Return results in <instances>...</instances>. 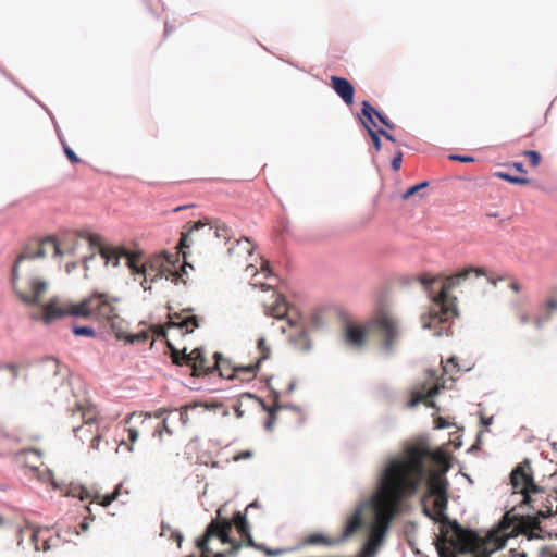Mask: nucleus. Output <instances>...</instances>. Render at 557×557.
<instances>
[{"label":"nucleus","mask_w":557,"mask_h":557,"mask_svg":"<svg viewBox=\"0 0 557 557\" xmlns=\"http://www.w3.org/2000/svg\"><path fill=\"white\" fill-rule=\"evenodd\" d=\"M393 457H398L399 468L405 473L399 504L403 498L414 496L424 484L422 498L440 511L448 508L450 483L446 473L451 469L453 460L444 447L432 448L426 443L406 442L400 454H389L384 460Z\"/></svg>","instance_id":"f257e3e1"},{"label":"nucleus","mask_w":557,"mask_h":557,"mask_svg":"<svg viewBox=\"0 0 557 557\" xmlns=\"http://www.w3.org/2000/svg\"><path fill=\"white\" fill-rule=\"evenodd\" d=\"M430 185V181H422L417 184L409 186L403 194L401 200H408L412 196H418L419 199L423 197V194H419L422 189L426 188Z\"/></svg>","instance_id":"4be33fe9"},{"label":"nucleus","mask_w":557,"mask_h":557,"mask_svg":"<svg viewBox=\"0 0 557 557\" xmlns=\"http://www.w3.org/2000/svg\"><path fill=\"white\" fill-rule=\"evenodd\" d=\"M403 152L398 150L391 160V168L394 172H397L401 168Z\"/></svg>","instance_id":"8fccbe9b"},{"label":"nucleus","mask_w":557,"mask_h":557,"mask_svg":"<svg viewBox=\"0 0 557 557\" xmlns=\"http://www.w3.org/2000/svg\"><path fill=\"white\" fill-rule=\"evenodd\" d=\"M122 487V483L116 485L115 490L112 493L106 494L101 499V506L108 507L110 506L120 495V488Z\"/></svg>","instance_id":"e433bc0d"},{"label":"nucleus","mask_w":557,"mask_h":557,"mask_svg":"<svg viewBox=\"0 0 557 557\" xmlns=\"http://www.w3.org/2000/svg\"><path fill=\"white\" fill-rule=\"evenodd\" d=\"M531 461L525 458L522 462L515 466L510 472V483L513 488L519 486H531L533 492H544V487L537 485L534 481L533 473L530 471Z\"/></svg>","instance_id":"6e6552de"},{"label":"nucleus","mask_w":557,"mask_h":557,"mask_svg":"<svg viewBox=\"0 0 557 557\" xmlns=\"http://www.w3.org/2000/svg\"><path fill=\"white\" fill-rule=\"evenodd\" d=\"M46 256H47L46 250L42 247H40L37 251L24 252V253L20 255L18 261L42 259Z\"/></svg>","instance_id":"c9c22d12"},{"label":"nucleus","mask_w":557,"mask_h":557,"mask_svg":"<svg viewBox=\"0 0 557 557\" xmlns=\"http://www.w3.org/2000/svg\"><path fill=\"white\" fill-rule=\"evenodd\" d=\"M18 297L26 305L38 306V304L36 302V297H34L33 295L28 296L25 293L20 292Z\"/></svg>","instance_id":"bf43d9fd"},{"label":"nucleus","mask_w":557,"mask_h":557,"mask_svg":"<svg viewBox=\"0 0 557 557\" xmlns=\"http://www.w3.org/2000/svg\"><path fill=\"white\" fill-rule=\"evenodd\" d=\"M331 86L345 104H354L356 92L355 86L346 77L332 75Z\"/></svg>","instance_id":"9d476101"},{"label":"nucleus","mask_w":557,"mask_h":557,"mask_svg":"<svg viewBox=\"0 0 557 557\" xmlns=\"http://www.w3.org/2000/svg\"><path fill=\"white\" fill-rule=\"evenodd\" d=\"M189 235L190 234H188V232L182 234V236L180 238V242L177 244V248L183 253L185 263H184V267L181 270H176L175 272L172 273L173 282L175 284H177L178 282H182V283L185 284L186 283V278L188 276V272H187L186 268L189 267L190 269H194L193 264L187 261V252L185 251V249L189 247V242H188L189 240Z\"/></svg>","instance_id":"f8f14e48"},{"label":"nucleus","mask_w":557,"mask_h":557,"mask_svg":"<svg viewBox=\"0 0 557 557\" xmlns=\"http://www.w3.org/2000/svg\"><path fill=\"white\" fill-rule=\"evenodd\" d=\"M242 372L243 373H253L251 366L247 364V366H237V367L233 368V372L228 375H225L222 371H220V375L230 381H233L236 379V374L242 373Z\"/></svg>","instance_id":"473e14b6"},{"label":"nucleus","mask_w":557,"mask_h":557,"mask_svg":"<svg viewBox=\"0 0 557 557\" xmlns=\"http://www.w3.org/2000/svg\"><path fill=\"white\" fill-rule=\"evenodd\" d=\"M290 345L298 347L301 351L309 352L312 349V342L308 336V330L301 326L297 334H292L288 337Z\"/></svg>","instance_id":"4468645a"},{"label":"nucleus","mask_w":557,"mask_h":557,"mask_svg":"<svg viewBox=\"0 0 557 557\" xmlns=\"http://www.w3.org/2000/svg\"><path fill=\"white\" fill-rule=\"evenodd\" d=\"M165 413H166V409H159L156 413H154V417L158 418V419H162V425H163V430L169 433V434H172V430L169 428L168 425V422H169V419L170 417H165Z\"/></svg>","instance_id":"de8ad7c7"},{"label":"nucleus","mask_w":557,"mask_h":557,"mask_svg":"<svg viewBox=\"0 0 557 557\" xmlns=\"http://www.w3.org/2000/svg\"><path fill=\"white\" fill-rule=\"evenodd\" d=\"M189 227H188V234H193L194 232H198L200 230H203L207 227V233L210 234L211 230L213 228V226L211 225V222L209 220H206V221H196V222H190L187 224Z\"/></svg>","instance_id":"7c9ffc66"},{"label":"nucleus","mask_w":557,"mask_h":557,"mask_svg":"<svg viewBox=\"0 0 557 557\" xmlns=\"http://www.w3.org/2000/svg\"><path fill=\"white\" fill-rule=\"evenodd\" d=\"M367 331L364 327H359L350 323L345 324L344 337L347 344L354 347H361L364 344Z\"/></svg>","instance_id":"ddd939ff"},{"label":"nucleus","mask_w":557,"mask_h":557,"mask_svg":"<svg viewBox=\"0 0 557 557\" xmlns=\"http://www.w3.org/2000/svg\"><path fill=\"white\" fill-rule=\"evenodd\" d=\"M546 306H547V311H557V299L555 298H552V299H548L547 302H546Z\"/></svg>","instance_id":"774afa93"},{"label":"nucleus","mask_w":557,"mask_h":557,"mask_svg":"<svg viewBox=\"0 0 557 557\" xmlns=\"http://www.w3.org/2000/svg\"><path fill=\"white\" fill-rule=\"evenodd\" d=\"M259 405L261 409L268 413V418L264 421V429L271 431L277 420V412L281 410L278 403L270 406L263 399H259Z\"/></svg>","instance_id":"a211bd4d"},{"label":"nucleus","mask_w":557,"mask_h":557,"mask_svg":"<svg viewBox=\"0 0 557 557\" xmlns=\"http://www.w3.org/2000/svg\"><path fill=\"white\" fill-rule=\"evenodd\" d=\"M45 368L52 372L54 376H58L60 374V366L57 359L53 357H48L44 360Z\"/></svg>","instance_id":"58836bf2"},{"label":"nucleus","mask_w":557,"mask_h":557,"mask_svg":"<svg viewBox=\"0 0 557 557\" xmlns=\"http://www.w3.org/2000/svg\"><path fill=\"white\" fill-rule=\"evenodd\" d=\"M306 543L311 545L324 544L326 546H336L342 544L343 542H337V539L332 540L324 535L323 533L315 532L307 536Z\"/></svg>","instance_id":"412c9836"},{"label":"nucleus","mask_w":557,"mask_h":557,"mask_svg":"<svg viewBox=\"0 0 557 557\" xmlns=\"http://www.w3.org/2000/svg\"><path fill=\"white\" fill-rule=\"evenodd\" d=\"M494 176H496L497 178L503 180L505 182H508L512 185H525V184L530 183V178L527 176L512 175V174H510L508 172H504V171L495 172Z\"/></svg>","instance_id":"5701e85b"},{"label":"nucleus","mask_w":557,"mask_h":557,"mask_svg":"<svg viewBox=\"0 0 557 557\" xmlns=\"http://www.w3.org/2000/svg\"><path fill=\"white\" fill-rule=\"evenodd\" d=\"M213 359L215 361L214 366L207 368V373H213L215 370H220V361L223 360V355L220 351H215L213 354Z\"/></svg>","instance_id":"864d4df0"},{"label":"nucleus","mask_w":557,"mask_h":557,"mask_svg":"<svg viewBox=\"0 0 557 557\" xmlns=\"http://www.w3.org/2000/svg\"><path fill=\"white\" fill-rule=\"evenodd\" d=\"M448 159L451 161H457V162H461V163H470V162L475 161V158L473 156L459 154V153H450V154H448Z\"/></svg>","instance_id":"c03bdc74"},{"label":"nucleus","mask_w":557,"mask_h":557,"mask_svg":"<svg viewBox=\"0 0 557 557\" xmlns=\"http://www.w3.org/2000/svg\"><path fill=\"white\" fill-rule=\"evenodd\" d=\"M243 544L240 542H235L233 546L223 552H216L210 557H227L236 555L242 548Z\"/></svg>","instance_id":"4c0bfd02"},{"label":"nucleus","mask_w":557,"mask_h":557,"mask_svg":"<svg viewBox=\"0 0 557 557\" xmlns=\"http://www.w3.org/2000/svg\"><path fill=\"white\" fill-rule=\"evenodd\" d=\"M75 234L78 237L86 239L90 248H98L99 256L103 260L104 265L112 263L114 268H117L121 264V258H125L126 265L131 270L132 274L144 276L140 282V286L145 292L151 290V286H146L148 281L156 283L164 276L168 278L166 273L171 271V267H175L178 260L177 256L171 255L168 251H162L159 255L158 260L141 264L135 260L131 251L125 247L104 244L101 237L97 234H92L87 231H76Z\"/></svg>","instance_id":"20e7f679"},{"label":"nucleus","mask_w":557,"mask_h":557,"mask_svg":"<svg viewBox=\"0 0 557 557\" xmlns=\"http://www.w3.org/2000/svg\"><path fill=\"white\" fill-rule=\"evenodd\" d=\"M263 308H264V313L267 315L275 318L277 320H286L289 327L298 326L297 321L288 317L287 309L284 310L283 312H274V309L272 307L264 305Z\"/></svg>","instance_id":"b1692460"},{"label":"nucleus","mask_w":557,"mask_h":557,"mask_svg":"<svg viewBox=\"0 0 557 557\" xmlns=\"http://www.w3.org/2000/svg\"><path fill=\"white\" fill-rule=\"evenodd\" d=\"M507 166L513 168L517 172H519L521 174L527 173L525 166H524L523 162H521V161H513L511 163H508Z\"/></svg>","instance_id":"e2e57ef3"},{"label":"nucleus","mask_w":557,"mask_h":557,"mask_svg":"<svg viewBox=\"0 0 557 557\" xmlns=\"http://www.w3.org/2000/svg\"><path fill=\"white\" fill-rule=\"evenodd\" d=\"M240 543H242L243 545H245V546H248V547L255 548V547H257V543H258V542H256V541L253 540V537H252V535H251V533H250L249 535H246V536H245V539H243V542H240Z\"/></svg>","instance_id":"69168bd1"},{"label":"nucleus","mask_w":557,"mask_h":557,"mask_svg":"<svg viewBox=\"0 0 557 557\" xmlns=\"http://www.w3.org/2000/svg\"><path fill=\"white\" fill-rule=\"evenodd\" d=\"M404 479L405 473L399 468L398 457L383 460L376 470L374 492L368 497L362 498L355 507L352 513L347 517L337 542L344 543L366 525L363 511L367 508L379 506L385 520L392 521L395 519L400 512L399 491L400 486H403L400 483L404 484Z\"/></svg>","instance_id":"f03ea898"},{"label":"nucleus","mask_w":557,"mask_h":557,"mask_svg":"<svg viewBox=\"0 0 557 557\" xmlns=\"http://www.w3.org/2000/svg\"><path fill=\"white\" fill-rule=\"evenodd\" d=\"M71 332L75 336L94 338L96 337V331L90 325L73 324L71 325Z\"/></svg>","instance_id":"a878e982"},{"label":"nucleus","mask_w":557,"mask_h":557,"mask_svg":"<svg viewBox=\"0 0 557 557\" xmlns=\"http://www.w3.org/2000/svg\"><path fill=\"white\" fill-rule=\"evenodd\" d=\"M51 243L54 246V257H61L64 255V251L61 249L59 242L55 236L49 235L45 239H42L41 244Z\"/></svg>","instance_id":"37998d69"},{"label":"nucleus","mask_w":557,"mask_h":557,"mask_svg":"<svg viewBox=\"0 0 557 557\" xmlns=\"http://www.w3.org/2000/svg\"><path fill=\"white\" fill-rule=\"evenodd\" d=\"M233 530V522L226 517H222V508L216 510V517L206 525L203 532L195 541V546L201 552V554H212L209 546L211 539L216 537L222 544L234 545L236 540L231 536Z\"/></svg>","instance_id":"39448f33"},{"label":"nucleus","mask_w":557,"mask_h":557,"mask_svg":"<svg viewBox=\"0 0 557 557\" xmlns=\"http://www.w3.org/2000/svg\"><path fill=\"white\" fill-rule=\"evenodd\" d=\"M374 331L382 337L381 352L389 358L395 352V347L400 338V329L396 319L385 311H380L371 322Z\"/></svg>","instance_id":"423d86ee"},{"label":"nucleus","mask_w":557,"mask_h":557,"mask_svg":"<svg viewBox=\"0 0 557 557\" xmlns=\"http://www.w3.org/2000/svg\"><path fill=\"white\" fill-rule=\"evenodd\" d=\"M253 456L252 450L246 449L240 451L235 458V461L242 460V459H250Z\"/></svg>","instance_id":"338daca9"},{"label":"nucleus","mask_w":557,"mask_h":557,"mask_svg":"<svg viewBox=\"0 0 557 557\" xmlns=\"http://www.w3.org/2000/svg\"><path fill=\"white\" fill-rule=\"evenodd\" d=\"M381 133H383V128H376L375 131L369 129V136L376 151L382 149Z\"/></svg>","instance_id":"ea45409f"},{"label":"nucleus","mask_w":557,"mask_h":557,"mask_svg":"<svg viewBox=\"0 0 557 557\" xmlns=\"http://www.w3.org/2000/svg\"><path fill=\"white\" fill-rule=\"evenodd\" d=\"M261 271L265 274L267 278L275 276L274 272L272 271L271 264L268 260L262 261Z\"/></svg>","instance_id":"13d9d810"},{"label":"nucleus","mask_w":557,"mask_h":557,"mask_svg":"<svg viewBox=\"0 0 557 557\" xmlns=\"http://www.w3.org/2000/svg\"><path fill=\"white\" fill-rule=\"evenodd\" d=\"M377 121L388 129H394L396 125L388 119V116L377 110Z\"/></svg>","instance_id":"3c124183"},{"label":"nucleus","mask_w":557,"mask_h":557,"mask_svg":"<svg viewBox=\"0 0 557 557\" xmlns=\"http://www.w3.org/2000/svg\"><path fill=\"white\" fill-rule=\"evenodd\" d=\"M310 326L315 331L323 330L325 327V322L320 315L313 314L310 318Z\"/></svg>","instance_id":"09e8293b"},{"label":"nucleus","mask_w":557,"mask_h":557,"mask_svg":"<svg viewBox=\"0 0 557 557\" xmlns=\"http://www.w3.org/2000/svg\"><path fill=\"white\" fill-rule=\"evenodd\" d=\"M112 330L115 332V337L119 341H125L127 344H134L136 342H146L148 334L146 332H139L136 334H126L122 330H116L114 323H112Z\"/></svg>","instance_id":"aec40b11"},{"label":"nucleus","mask_w":557,"mask_h":557,"mask_svg":"<svg viewBox=\"0 0 557 557\" xmlns=\"http://www.w3.org/2000/svg\"><path fill=\"white\" fill-rule=\"evenodd\" d=\"M233 528H236L237 533L242 539L251 533L250 524L248 522L246 512L235 511L233 515Z\"/></svg>","instance_id":"dca6fc26"},{"label":"nucleus","mask_w":557,"mask_h":557,"mask_svg":"<svg viewBox=\"0 0 557 557\" xmlns=\"http://www.w3.org/2000/svg\"><path fill=\"white\" fill-rule=\"evenodd\" d=\"M536 507L537 508H543V509H555L554 507V502H553V496L549 495V494H545V492L543 494H537L536 495Z\"/></svg>","instance_id":"c756f323"},{"label":"nucleus","mask_w":557,"mask_h":557,"mask_svg":"<svg viewBox=\"0 0 557 557\" xmlns=\"http://www.w3.org/2000/svg\"><path fill=\"white\" fill-rule=\"evenodd\" d=\"M91 299H97L99 301L98 309H108L110 314L117 315L115 313V308L110 305L107 294L100 292H94L90 297L82 299L78 305L73 306L69 310H59L53 314H49L45 318V324L49 325L66 315H71L74 318H90L92 315V310L90 309Z\"/></svg>","instance_id":"0eeeda50"},{"label":"nucleus","mask_w":557,"mask_h":557,"mask_svg":"<svg viewBox=\"0 0 557 557\" xmlns=\"http://www.w3.org/2000/svg\"><path fill=\"white\" fill-rule=\"evenodd\" d=\"M128 441L133 444L138 440L139 432L135 428H128L127 430Z\"/></svg>","instance_id":"0e129e2a"},{"label":"nucleus","mask_w":557,"mask_h":557,"mask_svg":"<svg viewBox=\"0 0 557 557\" xmlns=\"http://www.w3.org/2000/svg\"><path fill=\"white\" fill-rule=\"evenodd\" d=\"M422 502V512L425 517H428L430 520H432L435 524L440 523V510L435 509L430 502L425 500L424 498L421 499Z\"/></svg>","instance_id":"cd10ccee"},{"label":"nucleus","mask_w":557,"mask_h":557,"mask_svg":"<svg viewBox=\"0 0 557 557\" xmlns=\"http://www.w3.org/2000/svg\"><path fill=\"white\" fill-rule=\"evenodd\" d=\"M215 231V236L219 237V238H225V239H230V234H228V228L226 225H215L214 226Z\"/></svg>","instance_id":"5fc2aeb1"},{"label":"nucleus","mask_w":557,"mask_h":557,"mask_svg":"<svg viewBox=\"0 0 557 557\" xmlns=\"http://www.w3.org/2000/svg\"><path fill=\"white\" fill-rule=\"evenodd\" d=\"M533 511H534V515H532V516L535 517L539 521L541 519H550L557 515V505L555 506V509L546 510L543 508L535 507V510H533Z\"/></svg>","instance_id":"72a5a7b5"},{"label":"nucleus","mask_w":557,"mask_h":557,"mask_svg":"<svg viewBox=\"0 0 557 557\" xmlns=\"http://www.w3.org/2000/svg\"><path fill=\"white\" fill-rule=\"evenodd\" d=\"M191 324V329H187V333H191L195 329L199 327V318L197 315H190V317H181L180 314L175 313L174 315H171V327L176 329H185L188 327V325Z\"/></svg>","instance_id":"2eb2a0df"},{"label":"nucleus","mask_w":557,"mask_h":557,"mask_svg":"<svg viewBox=\"0 0 557 557\" xmlns=\"http://www.w3.org/2000/svg\"><path fill=\"white\" fill-rule=\"evenodd\" d=\"M91 249L94 250V252H92V253H90L89 256H85V257L83 258V264H84L85 270H88V269H89V262H90L91 260H94V259L96 258V256H97V255H99V252H98V248H97V247H96V248H91Z\"/></svg>","instance_id":"680f3d73"},{"label":"nucleus","mask_w":557,"mask_h":557,"mask_svg":"<svg viewBox=\"0 0 557 557\" xmlns=\"http://www.w3.org/2000/svg\"><path fill=\"white\" fill-rule=\"evenodd\" d=\"M173 361L176 364L184 363H190V355L187 352L186 348H183L182 350L178 349V355L173 356Z\"/></svg>","instance_id":"79ce46f5"},{"label":"nucleus","mask_w":557,"mask_h":557,"mask_svg":"<svg viewBox=\"0 0 557 557\" xmlns=\"http://www.w3.org/2000/svg\"><path fill=\"white\" fill-rule=\"evenodd\" d=\"M357 116L368 134L369 129L375 131L380 128L376 123L377 109L369 100L361 101V110Z\"/></svg>","instance_id":"9b49d317"},{"label":"nucleus","mask_w":557,"mask_h":557,"mask_svg":"<svg viewBox=\"0 0 557 557\" xmlns=\"http://www.w3.org/2000/svg\"><path fill=\"white\" fill-rule=\"evenodd\" d=\"M33 296L36 297V302L40 305V296L47 289L48 282L40 278H33L30 282Z\"/></svg>","instance_id":"bb28decb"},{"label":"nucleus","mask_w":557,"mask_h":557,"mask_svg":"<svg viewBox=\"0 0 557 557\" xmlns=\"http://www.w3.org/2000/svg\"><path fill=\"white\" fill-rule=\"evenodd\" d=\"M190 355V363L189 364H194L195 366V369H197V366H199L202 370H205L207 372V368L206 367V356H205V350L202 347H197L195 349H193L191 352H189Z\"/></svg>","instance_id":"393cba45"},{"label":"nucleus","mask_w":557,"mask_h":557,"mask_svg":"<svg viewBox=\"0 0 557 557\" xmlns=\"http://www.w3.org/2000/svg\"><path fill=\"white\" fill-rule=\"evenodd\" d=\"M440 523L442 529H448L457 534H463L465 528L459 523L457 519H453L447 515V509H442L438 515Z\"/></svg>","instance_id":"f3484780"},{"label":"nucleus","mask_w":557,"mask_h":557,"mask_svg":"<svg viewBox=\"0 0 557 557\" xmlns=\"http://www.w3.org/2000/svg\"><path fill=\"white\" fill-rule=\"evenodd\" d=\"M278 408H281V410H293L298 413L301 412V408L298 405H295L292 403H286V404L278 403Z\"/></svg>","instance_id":"052dcab7"},{"label":"nucleus","mask_w":557,"mask_h":557,"mask_svg":"<svg viewBox=\"0 0 557 557\" xmlns=\"http://www.w3.org/2000/svg\"><path fill=\"white\" fill-rule=\"evenodd\" d=\"M39 306H41L46 310V312L41 317V321L44 323H45V318L47 315L53 314V313H55L59 310H63L62 308L59 307V300H58L57 297H53L48 302H46L45 305L40 304Z\"/></svg>","instance_id":"c85d7f7f"},{"label":"nucleus","mask_w":557,"mask_h":557,"mask_svg":"<svg viewBox=\"0 0 557 557\" xmlns=\"http://www.w3.org/2000/svg\"><path fill=\"white\" fill-rule=\"evenodd\" d=\"M294 548H270L265 550L268 557H277L286 552L293 550Z\"/></svg>","instance_id":"4d7b16f0"},{"label":"nucleus","mask_w":557,"mask_h":557,"mask_svg":"<svg viewBox=\"0 0 557 557\" xmlns=\"http://www.w3.org/2000/svg\"><path fill=\"white\" fill-rule=\"evenodd\" d=\"M522 495V500L519 503L518 507L523 508L527 506L531 510H535L536 507V495L543 494L544 492H533L531 486H522L519 492Z\"/></svg>","instance_id":"6ab92c4d"},{"label":"nucleus","mask_w":557,"mask_h":557,"mask_svg":"<svg viewBox=\"0 0 557 557\" xmlns=\"http://www.w3.org/2000/svg\"><path fill=\"white\" fill-rule=\"evenodd\" d=\"M8 369L12 374L11 385L14 384L18 376V368L15 363H0V370Z\"/></svg>","instance_id":"49530a36"},{"label":"nucleus","mask_w":557,"mask_h":557,"mask_svg":"<svg viewBox=\"0 0 557 557\" xmlns=\"http://www.w3.org/2000/svg\"><path fill=\"white\" fill-rule=\"evenodd\" d=\"M472 274L478 277L485 276L486 270L482 267L469 265L459 269L450 275L437 274L435 276H430L424 273L418 276L400 277V284L405 288H408L413 283L419 282L426 292L430 300L436 306V308H432L428 313L421 315L422 327L424 330H431L434 322H446L449 319V315H459L456 305L457 297L449 295V292L459 286L462 282L467 281Z\"/></svg>","instance_id":"7ed1b4c3"},{"label":"nucleus","mask_w":557,"mask_h":557,"mask_svg":"<svg viewBox=\"0 0 557 557\" xmlns=\"http://www.w3.org/2000/svg\"><path fill=\"white\" fill-rule=\"evenodd\" d=\"M522 154L528 158L530 164L533 166V168H536L540 165L541 161H542V156L541 153L537 151V150H524L522 152Z\"/></svg>","instance_id":"f704fd0d"},{"label":"nucleus","mask_w":557,"mask_h":557,"mask_svg":"<svg viewBox=\"0 0 557 557\" xmlns=\"http://www.w3.org/2000/svg\"><path fill=\"white\" fill-rule=\"evenodd\" d=\"M377 393L380 395V397L382 398H385V399H388V400H394L395 399V394H394V391L388 387L387 385H381L377 387Z\"/></svg>","instance_id":"a18cd8bd"},{"label":"nucleus","mask_w":557,"mask_h":557,"mask_svg":"<svg viewBox=\"0 0 557 557\" xmlns=\"http://www.w3.org/2000/svg\"><path fill=\"white\" fill-rule=\"evenodd\" d=\"M273 296L275 297L274 305H268V306L272 307L274 309V312H278L277 309L281 306L287 307V300H286L285 296H283L282 294H274Z\"/></svg>","instance_id":"603ef678"},{"label":"nucleus","mask_w":557,"mask_h":557,"mask_svg":"<svg viewBox=\"0 0 557 557\" xmlns=\"http://www.w3.org/2000/svg\"><path fill=\"white\" fill-rule=\"evenodd\" d=\"M515 520L519 523L520 534L524 535L529 541L545 540L544 529L533 516L516 515Z\"/></svg>","instance_id":"1a4fd4ad"},{"label":"nucleus","mask_w":557,"mask_h":557,"mask_svg":"<svg viewBox=\"0 0 557 557\" xmlns=\"http://www.w3.org/2000/svg\"><path fill=\"white\" fill-rule=\"evenodd\" d=\"M63 152L67 160L75 164L82 162V159L75 153V151L67 145V143H63Z\"/></svg>","instance_id":"a19ab883"},{"label":"nucleus","mask_w":557,"mask_h":557,"mask_svg":"<svg viewBox=\"0 0 557 557\" xmlns=\"http://www.w3.org/2000/svg\"><path fill=\"white\" fill-rule=\"evenodd\" d=\"M161 530H162L161 535H164L166 531H171L172 532V534H171L172 539L177 542V546L178 547L182 546V543L184 541V535H183V533L181 531L172 530L171 525L168 522H164V521L161 522Z\"/></svg>","instance_id":"2f4dec72"},{"label":"nucleus","mask_w":557,"mask_h":557,"mask_svg":"<svg viewBox=\"0 0 557 557\" xmlns=\"http://www.w3.org/2000/svg\"><path fill=\"white\" fill-rule=\"evenodd\" d=\"M170 416H173V418L181 421L183 425H185L188 421V414L185 411L172 410Z\"/></svg>","instance_id":"6e6d98bb"}]
</instances>
